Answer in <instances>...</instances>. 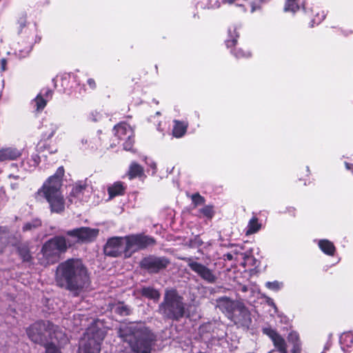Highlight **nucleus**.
<instances>
[{"instance_id":"f257e3e1","label":"nucleus","mask_w":353,"mask_h":353,"mask_svg":"<svg viewBox=\"0 0 353 353\" xmlns=\"http://www.w3.org/2000/svg\"><path fill=\"white\" fill-rule=\"evenodd\" d=\"M57 285L70 292H79L90 282V275L81 259L70 258L60 263L55 272Z\"/></svg>"},{"instance_id":"f03ea898","label":"nucleus","mask_w":353,"mask_h":353,"mask_svg":"<svg viewBox=\"0 0 353 353\" xmlns=\"http://www.w3.org/2000/svg\"><path fill=\"white\" fill-rule=\"evenodd\" d=\"M64 174L63 166L59 167L34 194L37 201L44 199L48 203L52 214H60L65 210V200L61 190Z\"/></svg>"},{"instance_id":"7ed1b4c3","label":"nucleus","mask_w":353,"mask_h":353,"mask_svg":"<svg viewBox=\"0 0 353 353\" xmlns=\"http://www.w3.org/2000/svg\"><path fill=\"white\" fill-rule=\"evenodd\" d=\"M118 334L135 353H151L157 341V335L145 326L125 325L119 328Z\"/></svg>"},{"instance_id":"20e7f679","label":"nucleus","mask_w":353,"mask_h":353,"mask_svg":"<svg viewBox=\"0 0 353 353\" xmlns=\"http://www.w3.org/2000/svg\"><path fill=\"white\" fill-rule=\"evenodd\" d=\"M186 306L183 296L176 288H167L163 301L158 306L157 312L165 321L179 322L185 316Z\"/></svg>"},{"instance_id":"39448f33","label":"nucleus","mask_w":353,"mask_h":353,"mask_svg":"<svg viewBox=\"0 0 353 353\" xmlns=\"http://www.w3.org/2000/svg\"><path fill=\"white\" fill-rule=\"evenodd\" d=\"M58 326L50 321H37L30 325L26 329V334L28 338L34 343L43 345L46 348V353H61L53 343H49V338L54 334Z\"/></svg>"},{"instance_id":"423d86ee","label":"nucleus","mask_w":353,"mask_h":353,"mask_svg":"<svg viewBox=\"0 0 353 353\" xmlns=\"http://www.w3.org/2000/svg\"><path fill=\"white\" fill-rule=\"evenodd\" d=\"M73 248V243L67 236L55 235L42 245L41 264L44 266L58 263L68 249Z\"/></svg>"},{"instance_id":"0eeeda50","label":"nucleus","mask_w":353,"mask_h":353,"mask_svg":"<svg viewBox=\"0 0 353 353\" xmlns=\"http://www.w3.org/2000/svg\"><path fill=\"white\" fill-rule=\"evenodd\" d=\"M125 239V259L130 258L135 252L144 250L157 245L155 238L144 232L126 235Z\"/></svg>"},{"instance_id":"6e6552de","label":"nucleus","mask_w":353,"mask_h":353,"mask_svg":"<svg viewBox=\"0 0 353 353\" xmlns=\"http://www.w3.org/2000/svg\"><path fill=\"white\" fill-rule=\"evenodd\" d=\"M170 260L165 256L148 254L139 262V268L149 274H157L168 268Z\"/></svg>"},{"instance_id":"1a4fd4ad","label":"nucleus","mask_w":353,"mask_h":353,"mask_svg":"<svg viewBox=\"0 0 353 353\" xmlns=\"http://www.w3.org/2000/svg\"><path fill=\"white\" fill-rule=\"evenodd\" d=\"M99 233V230L90 227H80L65 232V235L73 243V248L78 244L89 243L95 241Z\"/></svg>"},{"instance_id":"9d476101","label":"nucleus","mask_w":353,"mask_h":353,"mask_svg":"<svg viewBox=\"0 0 353 353\" xmlns=\"http://www.w3.org/2000/svg\"><path fill=\"white\" fill-rule=\"evenodd\" d=\"M114 136L119 141H123V149L126 151H134L135 133L132 126L125 121H121L113 128Z\"/></svg>"},{"instance_id":"9b49d317","label":"nucleus","mask_w":353,"mask_h":353,"mask_svg":"<svg viewBox=\"0 0 353 353\" xmlns=\"http://www.w3.org/2000/svg\"><path fill=\"white\" fill-rule=\"evenodd\" d=\"M178 259L186 262L190 269L204 281L210 284L216 282L217 276L214 270L210 269L204 264L194 261L192 257L179 256Z\"/></svg>"},{"instance_id":"f8f14e48","label":"nucleus","mask_w":353,"mask_h":353,"mask_svg":"<svg viewBox=\"0 0 353 353\" xmlns=\"http://www.w3.org/2000/svg\"><path fill=\"white\" fill-rule=\"evenodd\" d=\"M239 32L236 26L228 28V38L225 41L227 48L230 49L231 54L236 59H248L252 56V53L248 49L238 48L237 42L239 38Z\"/></svg>"},{"instance_id":"ddd939ff","label":"nucleus","mask_w":353,"mask_h":353,"mask_svg":"<svg viewBox=\"0 0 353 353\" xmlns=\"http://www.w3.org/2000/svg\"><path fill=\"white\" fill-rule=\"evenodd\" d=\"M232 321L238 327L248 330L252 324V320L249 309L242 302H239L236 310L228 319Z\"/></svg>"},{"instance_id":"4468645a","label":"nucleus","mask_w":353,"mask_h":353,"mask_svg":"<svg viewBox=\"0 0 353 353\" xmlns=\"http://www.w3.org/2000/svg\"><path fill=\"white\" fill-rule=\"evenodd\" d=\"M124 243H125V236L109 238L103 246L104 254L114 258L121 256L123 254L125 258Z\"/></svg>"},{"instance_id":"2eb2a0df","label":"nucleus","mask_w":353,"mask_h":353,"mask_svg":"<svg viewBox=\"0 0 353 353\" xmlns=\"http://www.w3.org/2000/svg\"><path fill=\"white\" fill-rule=\"evenodd\" d=\"M263 334L269 337L273 343L275 349L280 353H287L286 343L284 338L276 329L268 325L261 328Z\"/></svg>"},{"instance_id":"dca6fc26","label":"nucleus","mask_w":353,"mask_h":353,"mask_svg":"<svg viewBox=\"0 0 353 353\" xmlns=\"http://www.w3.org/2000/svg\"><path fill=\"white\" fill-rule=\"evenodd\" d=\"M216 307L229 319L236 310L239 301H234L230 298L223 296L216 299Z\"/></svg>"},{"instance_id":"f3484780","label":"nucleus","mask_w":353,"mask_h":353,"mask_svg":"<svg viewBox=\"0 0 353 353\" xmlns=\"http://www.w3.org/2000/svg\"><path fill=\"white\" fill-rule=\"evenodd\" d=\"M98 324L99 320H94L86 329L85 334L88 339H94V341L101 342L105 337V334Z\"/></svg>"},{"instance_id":"a211bd4d","label":"nucleus","mask_w":353,"mask_h":353,"mask_svg":"<svg viewBox=\"0 0 353 353\" xmlns=\"http://www.w3.org/2000/svg\"><path fill=\"white\" fill-rule=\"evenodd\" d=\"M21 152L17 148L6 147L0 149V161L17 160L21 156Z\"/></svg>"},{"instance_id":"6ab92c4d","label":"nucleus","mask_w":353,"mask_h":353,"mask_svg":"<svg viewBox=\"0 0 353 353\" xmlns=\"http://www.w3.org/2000/svg\"><path fill=\"white\" fill-rule=\"evenodd\" d=\"M129 180L136 178L144 179L146 178L143 167L136 161H132L130 165L126 174Z\"/></svg>"},{"instance_id":"aec40b11","label":"nucleus","mask_w":353,"mask_h":353,"mask_svg":"<svg viewBox=\"0 0 353 353\" xmlns=\"http://www.w3.org/2000/svg\"><path fill=\"white\" fill-rule=\"evenodd\" d=\"M141 296L150 300H152L154 303H157L161 297V293L159 290L152 286H143L139 290Z\"/></svg>"},{"instance_id":"412c9836","label":"nucleus","mask_w":353,"mask_h":353,"mask_svg":"<svg viewBox=\"0 0 353 353\" xmlns=\"http://www.w3.org/2000/svg\"><path fill=\"white\" fill-rule=\"evenodd\" d=\"M126 185H125L124 183L121 181L114 182L112 185L108 186L107 189L110 199L124 195Z\"/></svg>"},{"instance_id":"4be33fe9","label":"nucleus","mask_w":353,"mask_h":353,"mask_svg":"<svg viewBox=\"0 0 353 353\" xmlns=\"http://www.w3.org/2000/svg\"><path fill=\"white\" fill-rule=\"evenodd\" d=\"M17 252L23 262L32 263L33 256H32L29 243H20L17 246Z\"/></svg>"},{"instance_id":"5701e85b","label":"nucleus","mask_w":353,"mask_h":353,"mask_svg":"<svg viewBox=\"0 0 353 353\" xmlns=\"http://www.w3.org/2000/svg\"><path fill=\"white\" fill-rule=\"evenodd\" d=\"M81 353H99L101 350V342L94 339H87L83 346L80 347Z\"/></svg>"},{"instance_id":"b1692460","label":"nucleus","mask_w":353,"mask_h":353,"mask_svg":"<svg viewBox=\"0 0 353 353\" xmlns=\"http://www.w3.org/2000/svg\"><path fill=\"white\" fill-rule=\"evenodd\" d=\"M288 343L292 345L291 353H301V341L298 332L292 331L288 334Z\"/></svg>"},{"instance_id":"393cba45","label":"nucleus","mask_w":353,"mask_h":353,"mask_svg":"<svg viewBox=\"0 0 353 353\" xmlns=\"http://www.w3.org/2000/svg\"><path fill=\"white\" fill-rule=\"evenodd\" d=\"M110 309L114 312L121 316H129L132 313L131 307L125 304L123 301H119L117 303L110 305Z\"/></svg>"},{"instance_id":"a878e982","label":"nucleus","mask_w":353,"mask_h":353,"mask_svg":"<svg viewBox=\"0 0 353 353\" xmlns=\"http://www.w3.org/2000/svg\"><path fill=\"white\" fill-rule=\"evenodd\" d=\"M43 128L42 137L45 140H48L54 136L58 129V126L52 122L46 121Z\"/></svg>"},{"instance_id":"bb28decb","label":"nucleus","mask_w":353,"mask_h":353,"mask_svg":"<svg viewBox=\"0 0 353 353\" xmlns=\"http://www.w3.org/2000/svg\"><path fill=\"white\" fill-rule=\"evenodd\" d=\"M262 228V223L259 222V219L254 216H252L247 225L245 234L250 235L258 232Z\"/></svg>"},{"instance_id":"cd10ccee","label":"nucleus","mask_w":353,"mask_h":353,"mask_svg":"<svg viewBox=\"0 0 353 353\" xmlns=\"http://www.w3.org/2000/svg\"><path fill=\"white\" fill-rule=\"evenodd\" d=\"M319 247L325 254L334 256L336 252V248L332 242L327 239H321L319 241Z\"/></svg>"},{"instance_id":"c85d7f7f","label":"nucleus","mask_w":353,"mask_h":353,"mask_svg":"<svg viewBox=\"0 0 353 353\" xmlns=\"http://www.w3.org/2000/svg\"><path fill=\"white\" fill-rule=\"evenodd\" d=\"M188 124L183 121L175 120L172 129V134L176 138H181L185 135L187 132Z\"/></svg>"},{"instance_id":"c756f323","label":"nucleus","mask_w":353,"mask_h":353,"mask_svg":"<svg viewBox=\"0 0 353 353\" xmlns=\"http://www.w3.org/2000/svg\"><path fill=\"white\" fill-rule=\"evenodd\" d=\"M9 229L6 226H0V248H5L9 244L10 238Z\"/></svg>"},{"instance_id":"7c9ffc66","label":"nucleus","mask_w":353,"mask_h":353,"mask_svg":"<svg viewBox=\"0 0 353 353\" xmlns=\"http://www.w3.org/2000/svg\"><path fill=\"white\" fill-rule=\"evenodd\" d=\"M108 139V135L106 133H103L102 130H99L97 136L93 139L96 148L99 147H106L108 145L106 140Z\"/></svg>"},{"instance_id":"2f4dec72","label":"nucleus","mask_w":353,"mask_h":353,"mask_svg":"<svg viewBox=\"0 0 353 353\" xmlns=\"http://www.w3.org/2000/svg\"><path fill=\"white\" fill-rule=\"evenodd\" d=\"M42 225L41 220L40 219H34L30 222H26L22 227V231L23 232L31 231L36 228L41 227Z\"/></svg>"},{"instance_id":"473e14b6","label":"nucleus","mask_w":353,"mask_h":353,"mask_svg":"<svg viewBox=\"0 0 353 353\" xmlns=\"http://www.w3.org/2000/svg\"><path fill=\"white\" fill-rule=\"evenodd\" d=\"M36 110L37 112L42 111L47 105V99L42 97L41 94H39L34 99Z\"/></svg>"},{"instance_id":"72a5a7b5","label":"nucleus","mask_w":353,"mask_h":353,"mask_svg":"<svg viewBox=\"0 0 353 353\" xmlns=\"http://www.w3.org/2000/svg\"><path fill=\"white\" fill-rule=\"evenodd\" d=\"M199 212L209 219H212L215 214L212 205H205L199 210Z\"/></svg>"},{"instance_id":"f704fd0d","label":"nucleus","mask_w":353,"mask_h":353,"mask_svg":"<svg viewBox=\"0 0 353 353\" xmlns=\"http://www.w3.org/2000/svg\"><path fill=\"white\" fill-rule=\"evenodd\" d=\"M192 203L194 208L198 205H203L205 202V198L199 192H196L191 195Z\"/></svg>"},{"instance_id":"c9c22d12","label":"nucleus","mask_w":353,"mask_h":353,"mask_svg":"<svg viewBox=\"0 0 353 353\" xmlns=\"http://www.w3.org/2000/svg\"><path fill=\"white\" fill-rule=\"evenodd\" d=\"M284 286L283 283L279 282L277 281H268L265 283V287L269 290H271L274 292H277L281 290Z\"/></svg>"},{"instance_id":"e433bc0d","label":"nucleus","mask_w":353,"mask_h":353,"mask_svg":"<svg viewBox=\"0 0 353 353\" xmlns=\"http://www.w3.org/2000/svg\"><path fill=\"white\" fill-rule=\"evenodd\" d=\"M85 189V185H76L72 189L70 192V195L74 197H78L81 194L83 193V191Z\"/></svg>"},{"instance_id":"4c0bfd02","label":"nucleus","mask_w":353,"mask_h":353,"mask_svg":"<svg viewBox=\"0 0 353 353\" xmlns=\"http://www.w3.org/2000/svg\"><path fill=\"white\" fill-rule=\"evenodd\" d=\"M41 162V158L39 154H33L31 155L30 158L28 159V163L30 165L31 168H37Z\"/></svg>"},{"instance_id":"58836bf2","label":"nucleus","mask_w":353,"mask_h":353,"mask_svg":"<svg viewBox=\"0 0 353 353\" xmlns=\"http://www.w3.org/2000/svg\"><path fill=\"white\" fill-rule=\"evenodd\" d=\"M21 45H22V43H19V55L21 57H26L31 52V50L32 49V43H30L28 46H25L24 48H22Z\"/></svg>"},{"instance_id":"ea45409f","label":"nucleus","mask_w":353,"mask_h":353,"mask_svg":"<svg viewBox=\"0 0 353 353\" xmlns=\"http://www.w3.org/2000/svg\"><path fill=\"white\" fill-rule=\"evenodd\" d=\"M300 10V6L296 0H288V11L295 13Z\"/></svg>"},{"instance_id":"a19ab883","label":"nucleus","mask_w":353,"mask_h":353,"mask_svg":"<svg viewBox=\"0 0 353 353\" xmlns=\"http://www.w3.org/2000/svg\"><path fill=\"white\" fill-rule=\"evenodd\" d=\"M17 24L21 30H22L24 27L26 26L27 24V14L23 13L21 16L19 17Z\"/></svg>"},{"instance_id":"79ce46f5","label":"nucleus","mask_w":353,"mask_h":353,"mask_svg":"<svg viewBox=\"0 0 353 353\" xmlns=\"http://www.w3.org/2000/svg\"><path fill=\"white\" fill-rule=\"evenodd\" d=\"M87 83L91 90H94L97 88V83L94 79L89 78L87 80Z\"/></svg>"},{"instance_id":"37998d69","label":"nucleus","mask_w":353,"mask_h":353,"mask_svg":"<svg viewBox=\"0 0 353 353\" xmlns=\"http://www.w3.org/2000/svg\"><path fill=\"white\" fill-rule=\"evenodd\" d=\"M42 97H43V98H46V99L47 100L48 99H51L52 97V90L49 88L46 89L45 92L43 94Z\"/></svg>"},{"instance_id":"c03bdc74","label":"nucleus","mask_w":353,"mask_h":353,"mask_svg":"<svg viewBox=\"0 0 353 353\" xmlns=\"http://www.w3.org/2000/svg\"><path fill=\"white\" fill-rule=\"evenodd\" d=\"M1 64V68L2 71L6 70V66H7V59L6 58H2L0 61Z\"/></svg>"},{"instance_id":"a18cd8bd","label":"nucleus","mask_w":353,"mask_h":353,"mask_svg":"<svg viewBox=\"0 0 353 353\" xmlns=\"http://www.w3.org/2000/svg\"><path fill=\"white\" fill-rule=\"evenodd\" d=\"M223 259L225 261H232L233 259V254L232 253L228 252L223 254Z\"/></svg>"},{"instance_id":"49530a36","label":"nucleus","mask_w":353,"mask_h":353,"mask_svg":"<svg viewBox=\"0 0 353 353\" xmlns=\"http://www.w3.org/2000/svg\"><path fill=\"white\" fill-rule=\"evenodd\" d=\"M288 214L290 215L295 216V208H288Z\"/></svg>"},{"instance_id":"de8ad7c7","label":"nucleus","mask_w":353,"mask_h":353,"mask_svg":"<svg viewBox=\"0 0 353 353\" xmlns=\"http://www.w3.org/2000/svg\"><path fill=\"white\" fill-rule=\"evenodd\" d=\"M8 177L10 179H15V180H17L19 179V175H14L13 174H10Z\"/></svg>"},{"instance_id":"09e8293b","label":"nucleus","mask_w":353,"mask_h":353,"mask_svg":"<svg viewBox=\"0 0 353 353\" xmlns=\"http://www.w3.org/2000/svg\"><path fill=\"white\" fill-rule=\"evenodd\" d=\"M267 302H268V305L275 307L274 301L272 299L268 298Z\"/></svg>"},{"instance_id":"8fccbe9b","label":"nucleus","mask_w":353,"mask_h":353,"mask_svg":"<svg viewBox=\"0 0 353 353\" xmlns=\"http://www.w3.org/2000/svg\"><path fill=\"white\" fill-rule=\"evenodd\" d=\"M236 0H222L223 3L232 4Z\"/></svg>"},{"instance_id":"3c124183","label":"nucleus","mask_w":353,"mask_h":353,"mask_svg":"<svg viewBox=\"0 0 353 353\" xmlns=\"http://www.w3.org/2000/svg\"><path fill=\"white\" fill-rule=\"evenodd\" d=\"M284 11H287V1L285 2L284 7H283Z\"/></svg>"},{"instance_id":"603ef678","label":"nucleus","mask_w":353,"mask_h":353,"mask_svg":"<svg viewBox=\"0 0 353 353\" xmlns=\"http://www.w3.org/2000/svg\"><path fill=\"white\" fill-rule=\"evenodd\" d=\"M345 336H346V337H351V338H353V336H352V334H347L345 335Z\"/></svg>"},{"instance_id":"864d4df0","label":"nucleus","mask_w":353,"mask_h":353,"mask_svg":"<svg viewBox=\"0 0 353 353\" xmlns=\"http://www.w3.org/2000/svg\"><path fill=\"white\" fill-rule=\"evenodd\" d=\"M243 292H246V291H247V288L244 286V287L243 288Z\"/></svg>"},{"instance_id":"5fc2aeb1","label":"nucleus","mask_w":353,"mask_h":353,"mask_svg":"<svg viewBox=\"0 0 353 353\" xmlns=\"http://www.w3.org/2000/svg\"><path fill=\"white\" fill-rule=\"evenodd\" d=\"M159 114H160V112H157V115H159Z\"/></svg>"},{"instance_id":"6e6d98bb","label":"nucleus","mask_w":353,"mask_h":353,"mask_svg":"<svg viewBox=\"0 0 353 353\" xmlns=\"http://www.w3.org/2000/svg\"><path fill=\"white\" fill-rule=\"evenodd\" d=\"M321 353H325V352H322Z\"/></svg>"}]
</instances>
